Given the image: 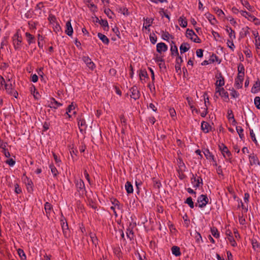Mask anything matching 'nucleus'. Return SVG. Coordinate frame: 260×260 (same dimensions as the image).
Wrapping results in <instances>:
<instances>
[{
	"label": "nucleus",
	"instance_id": "052dcab7",
	"mask_svg": "<svg viewBox=\"0 0 260 260\" xmlns=\"http://www.w3.org/2000/svg\"><path fill=\"white\" fill-rule=\"evenodd\" d=\"M170 37V35L168 32H164L162 35V38L165 40H168L169 37Z\"/></svg>",
	"mask_w": 260,
	"mask_h": 260
},
{
	"label": "nucleus",
	"instance_id": "680f3d73",
	"mask_svg": "<svg viewBox=\"0 0 260 260\" xmlns=\"http://www.w3.org/2000/svg\"><path fill=\"white\" fill-rule=\"evenodd\" d=\"M231 95L234 98H237L239 96V93L235 90H232L231 93Z\"/></svg>",
	"mask_w": 260,
	"mask_h": 260
},
{
	"label": "nucleus",
	"instance_id": "c9c22d12",
	"mask_svg": "<svg viewBox=\"0 0 260 260\" xmlns=\"http://www.w3.org/2000/svg\"><path fill=\"white\" fill-rule=\"evenodd\" d=\"M206 18L208 19V20L212 24H214L216 22V20L214 16L211 14H206Z\"/></svg>",
	"mask_w": 260,
	"mask_h": 260
},
{
	"label": "nucleus",
	"instance_id": "72a5a7b5",
	"mask_svg": "<svg viewBox=\"0 0 260 260\" xmlns=\"http://www.w3.org/2000/svg\"><path fill=\"white\" fill-rule=\"evenodd\" d=\"M219 77L220 79H219L217 81L216 83V86H221L224 85V80L223 77L222 76L221 74H219Z\"/></svg>",
	"mask_w": 260,
	"mask_h": 260
},
{
	"label": "nucleus",
	"instance_id": "e433bc0d",
	"mask_svg": "<svg viewBox=\"0 0 260 260\" xmlns=\"http://www.w3.org/2000/svg\"><path fill=\"white\" fill-rule=\"evenodd\" d=\"M45 210L47 214H50L52 210V206L48 202H46L45 204Z\"/></svg>",
	"mask_w": 260,
	"mask_h": 260
},
{
	"label": "nucleus",
	"instance_id": "39448f33",
	"mask_svg": "<svg viewBox=\"0 0 260 260\" xmlns=\"http://www.w3.org/2000/svg\"><path fill=\"white\" fill-rule=\"evenodd\" d=\"M191 184L193 187L198 188L200 186L201 184H203V180L201 177H198L197 178L192 176V177L191 178Z\"/></svg>",
	"mask_w": 260,
	"mask_h": 260
},
{
	"label": "nucleus",
	"instance_id": "5701e85b",
	"mask_svg": "<svg viewBox=\"0 0 260 260\" xmlns=\"http://www.w3.org/2000/svg\"><path fill=\"white\" fill-rule=\"evenodd\" d=\"M125 188L127 193H132L133 192V187L130 182L127 181L126 182L125 184Z\"/></svg>",
	"mask_w": 260,
	"mask_h": 260
},
{
	"label": "nucleus",
	"instance_id": "a19ab883",
	"mask_svg": "<svg viewBox=\"0 0 260 260\" xmlns=\"http://www.w3.org/2000/svg\"><path fill=\"white\" fill-rule=\"evenodd\" d=\"M194 32L192 29H187L186 30V37L191 40V38H192L195 35Z\"/></svg>",
	"mask_w": 260,
	"mask_h": 260
},
{
	"label": "nucleus",
	"instance_id": "37998d69",
	"mask_svg": "<svg viewBox=\"0 0 260 260\" xmlns=\"http://www.w3.org/2000/svg\"><path fill=\"white\" fill-rule=\"evenodd\" d=\"M236 131L238 134H239V136L241 139H242L244 137L243 134V129L241 126H237L236 127Z\"/></svg>",
	"mask_w": 260,
	"mask_h": 260
},
{
	"label": "nucleus",
	"instance_id": "13d9d810",
	"mask_svg": "<svg viewBox=\"0 0 260 260\" xmlns=\"http://www.w3.org/2000/svg\"><path fill=\"white\" fill-rule=\"evenodd\" d=\"M50 168L51 169V172L53 174V175L54 176H56L57 175V169H56V168L52 166V165H51L50 166Z\"/></svg>",
	"mask_w": 260,
	"mask_h": 260
},
{
	"label": "nucleus",
	"instance_id": "423d86ee",
	"mask_svg": "<svg viewBox=\"0 0 260 260\" xmlns=\"http://www.w3.org/2000/svg\"><path fill=\"white\" fill-rule=\"evenodd\" d=\"M130 92L131 93L130 96L134 100H137L140 97V92L138 88L136 86H133L130 89Z\"/></svg>",
	"mask_w": 260,
	"mask_h": 260
},
{
	"label": "nucleus",
	"instance_id": "79ce46f5",
	"mask_svg": "<svg viewBox=\"0 0 260 260\" xmlns=\"http://www.w3.org/2000/svg\"><path fill=\"white\" fill-rule=\"evenodd\" d=\"M233 41H234V40L228 39L227 40V43H226L228 46L233 51L234 50V48H235V45L234 44Z\"/></svg>",
	"mask_w": 260,
	"mask_h": 260
},
{
	"label": "nucleus",
	"instance_id": "dca6fc26",
	"mask_svg": "<svg viewBox=\"0 0 260 260\" xmlns=\"http://www.w3.org/2000/svg\"><path fill=\"white\" fill-rule=\"evenodd\" d=\"M240 12L242 16L245 17V18L248 19L250 20L254 21L256 19V17H255L254 16L251 15L250 14H249V13L245 11L241 10L240 11Z\"/></svg>",
	"mask_w": 260,
	"mask_h": 260
},
{
	"label": "nucleus",
	"instance_id": "5fc2aeb1",
	"mask_svg": "<svg viewBox=\"0 0 260 260\" xmlns=\"http://www.w3.org/2000/svg\"><path fill=\"white\" fill-rule=\"evenodd\" d=\"M18 253L22 259H25L26 258L25 254L22 249H19L18 250Z\"/></svg>",
	"mask_w": 260,
	"mask_h": 260
},
{
	"label": "nucleus",
	"instance_id": "a211bd4d",
	"mask_svg": "<svg viewBox=\"0 0 260 260\" xmlns=\"http://www.w3.org/2000/svg\"><path fill=\"white\" fill-rule=\"evenodd\" d=\"M171 55L172 56H178L179 53L178 51V48L177 46L175 45V43L173 42H172L171 44Z\"/></svg>",
	"mask_w": 260,
	"mask_h": 260
},
{
	"label": "nucleus",
	"instance_id": "0eeeda50",
	"mask_svg": "<svg viewBox=\"0 0 260 260\" xmlns=\"http://www.w3.org/2000/svg\"><path fill=\"white\" fill-rule=\"evenodd\" d=\"M76 186L79 192H83L85 190V185L83 181L78 179L75 181Z\"/></svg>",
	"mask_w": 260,
	"mask_h": 260
},
{
	"label": "nucleus",
	"instance_id": "aec40b11",
	"mask_svg": "<svg viewBox=\"0 0 260 260\" xmlns=\"http://www.w3.org/2000/svg\"><path fill=\"white\" fill-rule=\"evenodd\" d=\"M260 90V81L257 80L251 88V92L256 93Z\"/></svg>",
	"mask_w": 260,
	"mask_h": 260
},
{
	"label": "nucleus",
	"instance_id": "7ed1b4c3",
	"mask_svg": "<svg viewBox=\"0 0 260 260\" xmlns=\"http://www.w3.org/2000/svg\"><path fill=\"white\" fill-rule=\"evenodd\" d=\"M82 60L86 64V66L91 70H93L95 66L93 62L88 56H83L82 57Z\"/></svg>",
	"mask_w": 260,
	"mask_h": 260
},
{
	"label": "nucleus",
	"instance_id": "603ef678",
	"mask_svg": "<svg viewBox=\"0 0 260 260\" xmlns=\"http://www.w3.org/2000/svg\"><path fill=\"white\" fill-rule=\"evenodd\" d=\"M250 137H251L252 141L255 143V144L256 145H257V141L256 139L255 134L253 131V129H250Z\"/></svg>",
	"mask_w": 260,
	"mask_h": 260
},
{
	"label": "nucleus",
	"instance_id": "b1692460",
	"mask_svg": "<svg viewBox=\"0 0 260 260\" xmlns=\"http://www.w3.org/2000/svg\"><path fill=\"white\" fill-rule=\"evenodd\" d=\"M98 36L99 38L105 44H108L109 43V40L105 35L101 33H98Z\"/></svg>",
	"mask_w": 260,
	"mask_h": 260
},
{
	"label": "nucleus",
	"instance_id": "20e7f679",
	"mask_svg": "<svg viewBox=\"0 0 260 260\" xmlns=\"http://www.w3.org/2000/svg\"><path fill=\"white\" fill-rule=\"evenodd\" d=\"M48 107L54 109H56L59 107L62 106V104L58 102L53 98L50 99V101L48 102Z\"/></svg>",
	"mask_w": 260,
	"mask_h": 260
},
{
	"label": "nucleus",
	"instance_id": "9b49d317",
	"mask_svg": "<svg viewBox=\"0 0 260 260\" xmlns=\"http://www.w3.org/2000/svg\"><path fill=\"white\" fill-rule=\"evenodd\" d=\"M0 82L2 84H3L5 83V88L6 90L7 91V93L9 94L12 93V85L11 83L8 84V83H5V81L4 79L1 77L0 78Z\"/></svg>",
	"mask_w": 260,
	"mask_h": 260
},
{
	"label": "nucleus",
	"instance_id": "58836bf2",
	"mask_svg": "<svg viewBox=\"0 0 260 260\" xmlns=\"http://www.w3.org/2000/svg\"><path fill=\"white\" fill-rule=\"evenodd\" d=\"M185 203L187 204L190 208H194V203L191 197L187 198L186 201H185Z\"/></svg>",
	"mask_w": 260,
	"mask_h": 260
},
{
	"label": "nucleus",
	"instance_id": "4c0bfd02",
	"mask_svg": "<svg viewBox=\"0 0 260 260\" xmlns=\"http://www.w3.org/2000/svg\"><path fill=\"white\" fill-rule=\"evenodd\" d=\"M61 226L63 230V232L64 234V235L67 236L68 235V225L67 222H64L62 221L61 223Z\"/></svg>",
	"mask_w": 260,
	"mask_h": 260
},
{
	"label": "nucleus",
	"instance_id": "a18cd8bd",
	"mask_svg": "<svg viewBox=\"0 0 260 260\" xmlns=\"http://www.w3.org/2000/svg\"><path fill=\"white\" fill-rule=\"evenodd\" d=\"M126 234L127 238H128L130 240H132L133 238V230L130 228L126 229Z\"/></svg>",
	"mask_w": 260,
	"mask_h": 260
},
{
	"label": "nucleus",
	"instance_id": "a878e982",
	"mask_svg": "<svg viewBox=\"0 0 260 260\" xmlns=\"http://www.w3.org/2000/svg\"><path fill=\"white\" fill-rule=\"evenodd\" d=\"M179 25L182 27H186L187 25V22L186 19L183 16L179 17Z\"/></svg>",
	"mask_w": 260,
	"mask_h": 260
},
{
	"label": "nucleus",
	"instance_id": "f03ea898",
	"mask_svg": "<svg viewBox=\"0 0 260 260\" xmlns=\"http://www.w3.org/2000/svg\"><path fill=\"white\" fill-rule=\"evenodd\" d=\"M13 44L16 50L19 49L21 46L22 38L18 33H16L13 38Z\"/></svg>",
	"mask_w": 260,
	"mask_h": 260
},
{
	"label": "nucleus",
	"instance_id": "4be33fe9",
	"mask_svg": "<svg viewBox=\"0 0 260 260\" xmlns=\"http://www.w3.org/2000/svg\"><path fill=\"white\" fill-rule=\"evenodd\" d=\"M249 161L251 165H259L257 157L253 154L249 156Z\"/></svg>",
	"mask_w": 260,
	"mask_h": 260
},
{
	"label": "nucleus",
	"instance_id": "6ab92c4d",
	"mask_svg": "<svg viewBox=\"0 0 260 260\" xmlns=\"http://www.w3.org/2000/svg\"><path fill=\"white\" fill-rule=\"evenodd\" d=\"M190 48L189 45L187 43H182L180 46V51L181 54L187 52Z\"/></svg>",
	"mask_w": 260,
	"mask_h": 260
},
{
	"label": "nucleus",
	"instance_id": "0e129e2a",
	"mask_svg": "<svg viewBox=\"0 0 260 260\" xmlns=\"http://www.w3.org/2000/svg\"><path fill=\"white\" fill-rule=\"evenodd\" d=\"M21 191H22L21 189L19 186L18 184H16L15 185V192L16 193L19 194V193H21Z\"/></svg>",
	"mask_w": 260,
	"mask_h": 260
},
{
	"label": "nucleus",
	"instance_id": "de8ad7c7",
	"mask_svg": "<svg viewBox=\"0 0 260 260\" xmlns=\"http://www.w3.org/2000/svg\"><path fill=\"white\" fill-rule=\"evenodd\" d=\"M211 232L212 235L215 238H218L219 237V234L216 228H213L211 229Z\"/></svg>",
	"mask_w": 260,
	"mask_h": 260
},
{
	"label": "nucleus",
	"instance_id": "09e8293b",
	"mask_svg": "<svg viewBox=\"0 0 260 260\" xmlns=\"http://www.w3.org/2000/svg\"><path fill=\"white\" fill-rule=\"evenodd\" d=\"M196 241L198 243H200L203 241L202 238L199 233H196L195 234Z\"/></svg>",
	"mask_w": 260,
	"mask_h": 260
},
{
	"label": "nucleus",
	"instance_id": "8fccbe9b",
	"mask_svg": "<svg viewBox=\"0 0 260 260\" xmlns=\"http://www.w3.org/2000/svg\"><path fill=\"white\" fill-rule=\"evenodd\" d=\"M104 12L109 18H110V19L112 18L113 13L111 11V10L110 9H106L104 10Z\"/></svg>",
	"mask_w": 260,
	"mask_h": 260
},
{
	"label": "nucleus",
	"instance_id": "e2e57ef3",
	"mask_svg": "<svg viewBox=\"0 0 260 260\" xmlns=\"http://www.w3.org/2000/svg\"><path fill=\"white\" fill-rule=\"evenodd\" d=\"M6 164H8L10 166H13L15 164V161L12 158H10L6 161Z\"/></svg>",
	"mask_w": 260,
	"mask_h": 260
},
{
	"label": "nucleus",
	"instance_id": "bf43d9fd",
	"mask_svg": "<svg viewBox=\"0 0 260 260\" xmlns=\"http://www.w3.org/2000/svg\"><path fill=\"white\" fill-rule=\"evenodd\" d=\"M159 14L161 16H164L166 18H167L169 20H170V18L168 14H166L164 11V9H160V11L159 12Z\"/></svg>",
	"mask_w": 260,
	"mask_h": 260
},
{
	"label": "nucleus",
	"instance_id": "69168bd1",
	"mask_svg": "<svg viewBox=\"0 0 260 260\" xmlns=\"http://www.w3.org/2000/svg\"><path fill=\"white\" fill-rule=\"evenodd\" d=\"M228 118L229 119H233V122H234L235 123H236V120L234 119V115H233V114L232 113V111H230L228 112Z\"/></svg>",
	"mask_w": 260,
	"mask_h": 260
},
{
	"label": "nucleus",
	"instance_id": "f257e3e1",
	"mask_svg": "<svg viewBox=\"0 0 260 260\" xmlns=\"http://www.w3.org/2000/svg\"><path fill=\"white\" fill-rule=\"evenodd\" d=\"M208 198L206 195L202 194L200 196L197 200V203L196 206L202 208L205 207L208 203Z\"/></svg>",
	"mask_w": 260,
	"mask_h": 260
},
{
	"label": "nucleus",
	"instance_id": "ddd939ff",
	"mask_svg": "<svg viewBox=\"0 0 260 260\" xmlns=\"http://www.w3.org/2000/svg\"><path fill=\"white\" fill-rule=\"evenodd\" d=\"M65 32L69 36H71L73 35V29L70 21H67L66 23Z\"/></svg>",
	"mask_w": 260,
	"mask_h": 260
},
{
	"label": "nucleus",
	"instance_id": "9d476101",
	"mask_svg": "<svg viewBox=\"0 0 260 260\" xmlns=\"http://www.w3.org/2000/svg\"><path fill=\"white\" fill-rule=\"evenodd\" d=\"M225 31L228 34L229 39L235 40L236 39V33L231 27L226 26L225 27Z\"/></svg>",
	"mask_w": 260,
	"mask_h": 260
},
{
	"label": "nucleus",
	"instance_id": "f8f14e48",
	"mask_svg": "<svg viewBox=\"0 0 260 260\" xmlns=\"http://www.w3.org/2000/svg\"><path fill=\"white\" fill-rule=\"evenodd\" d=\"M243 81V75H238L235 79V86L238 88H241L242 87V83Z\"/></svg>",
	"mask_w": 260,
	"mask_h": 260
},
{
	"label": "nucleus",
	"instance_id": "f704fd0d",
	"mask_svg": "<svg viewBox=\"0 0 260 260\" xmlns=\"http://www.w3.org/2000/svg\"><path fill=\"white\" fill-rule=\"evenodd\" d=\"M75 107L73 103L69 106L66 114L68 116L69 118L71 117V115L69 113H71L74 110H75Z\"/></svg>",
	"mask_w": 260,
	"mask_h": 260
},
{
	"label": "nucleus",
	"instance_id": "c756f323",
	"mask_svg": "<svg viewBox=\"0 0 260 260\" xmlns=\"http://www.w3.org/2000/svg\"><path fill=\"white\" fill-rule=\"evenodd\" d=\"M116 9L119 13L124 15H128L129 14L128 10L126 8L118 6Z\"/></svg>",
	"mask_w": 260,
	"mask_h": 260
},
{
	"label": "nucleus",
	"instance_id": "ea45409f",
	"mask_svg": "<svg viewBox=\"0 0 260 260\" xmlns=\"http://www.w3.org/2000/svg\"><path fill=\"white\" fill-rule=\"evenodd\" d=\"M227 239L232 246L235 247L237 245V243L232 235H229V236L227 237Z\"/></svg>",
	"mask_w": 260,
	"mask_h": 260
},
{
	"label": "nucleus",
	"instance_id": "3c124183",
	"mask_svg": "<svg viewBox=\"0 0 260 260\" xmlns=\"http://www.w3.org/2000/svg\"><path fill=\"white\" fill-rule=\"evenodd\" d=\"M244 70H245V69H244V67L243 65L241 63L239 64L238 67V72L239 74H242L241 75H243V76H244Z\"/></svg>",
	"mask_w": 260,
	"mask_h": 260
},
{
	"label": "nucleus",
	"instance_id": "393cba45",
	"mask_svg": "<svg viewBox=\"0 0 260 260\" xmlns=\"http://www.w3.org/2000/svg\"><path fill=\"white\" fill-rule=\"evenodd\" d=\"M171 251L172 254L175 255L176 256H178L181 255V252L180 251V248L176 246H174L171 248Z\"/></svg>",
	"mask_w": 260,
	"mask_h": 260
},
{
	"label": "nucleus",
	"instance_id": "7c9ffc66",
	"mask_svg": "<svg viewBox=\"0 0 260 260\" xmlns=\"http://www.w3.org/2000/svg\"><path fill=\"white\" fill-rule=\"evenodd\" d=\"M24 182L27 187V189L29 191L32 190L33 183L31 180L29 179L27 177H26L24 179Z\"/></svg>",
	"mask_w": 260,
	"mask_h": 260
},
{
	"label": "nucleus",
	"instance_id": "49530a36",
	"mask_svg": "<svg viewBox=\"0 0 260 260\" xmlns=\"http://www.w3.org/2000/svg\"><path fill=\"white\" fill-rule=\"evenodd\" d=\"M254 103L256 107L258 109H260V97L256 96L254 100Z\"/></svg>",
	"mask_w": 260,
	"mask_h": 260
},
{
	"label": "nucleus",
	"instance_id": "cd10ccee",
	"mask_svg": "<svg viewBox=\"0 0 260 260\" xmlns=\"http://www.w3.org/2000/svg\"><path fill=\"white\" fill-rule=\"evenodd\" d=\"M218 96H220L221 97H222V98H223L224 100H225V101H228L229 99V94L228 93V92H226L224 89V88H223L221 91V92H220L219 94H218Z\"/></svg>",
	"mask_w": 260,
	"mask_h": 260
},
{
	"label": "nucleus",
	"instance_id": "2f4dec72",
	"mask_svg": "<svg viewBox=\"0 0 260 260\" xmlns=\"http://www.w3.org/2000/svg\"><path fill=\"white\" fill-rule=\"evenodd\" d=\"M25 36L27 38V41L29 44L35 43V38L29 32L25 33Z\"/></svg>",
	"mask_w": 260,
	"mask_h": 260
},
{
	"label": "nucleus",
	"instance_id": "6e6552de",
	"mask_svg": "<svg viewBox=\"0 0 260 260\" xmlns=\"http://www.w3.org/2000/svg\"><path fill=\"white\" fill-rule=\"evenodd\" d=\"M154 19L153 18H146L144 19V22L143 23V29H145L150 31V26L153 23Z\"/></svg>",
	"mask_w": 260,
	"mask_h": 260
},
{
	"label": "nucleus",
	"instance_id": "1a4fd4ad",
	"mask_svg": "<svg viewBox=\"0 0 260 260\" xmlns=\"http://www.w3.org/2000/svg\"><path fill=\"white\" fill-rule=\"evenodd\" d=\"M168 50V46L164 43H159L156 45V50L159 53L165 52Z\"/></svg>",
	"mask_w": 260,
	"mask_h": 260
},
{
	"label": "nucleus",
	"instance_id": "bb28decb",
	"mask_svg": "<svg viewBox=\"0 0 260 260\" xmlns=\"http://www.w3.org/2000/svg\"><path fill=\"white\" fill-rule=\"evenodd\" d=\"M99 23L104 27V30H108L109 25L108 21L106 20L102 19L99 20Z\"/></svg>",
	"mask_w": 260,
	"mask_h": 260
},
{
	"label": "nucleus",
	"instance_id": "4468645a",
	"mask_svg": "<svg viewBox=\"0 0 260 260\" xmlns=\"http://www.w3.org/2000/svg\"><path fill=\"white\" fill-rule=\"evenodd\" d=\"M220 149L221 150L222 153L224 157H229L231 155V153L228 150V148L224 145L222 144L220 146Z\"/></svg>",
	"mask_w": 260,
	"mask_h": 260
},
{
	"label": "nucleus",
	"instance_id": "338daca9",
	"mask_svg": "<svg viewBox=\"0 0 260 260\" xmlns=\"http://www.w3.org/2000/svg\"><path fill=\"white\" fill-rule=\"evenodd\" d=\"M197 56L199 57H202L203 55V50L201 49H198L196 51Z\"/></svg>",
	"mask_w": 260,
	"mask_h": 260
},
{
	"label": "nucleus",
	"instance_id": "6e6d98bb",
	"mask_svg": "<svg viewBox=\"0 0 260 260\" xmlns=\"http://www.w3.org/2000/svg\"><path fill=\"white\" fill-rule=\"evenodd\" d=\"M113 204L115 205V207H111V209L115 213H116V212L115 211V207L117 206V208L119 209V202L117 200H115L114 202H113Z\"/></svg>",
	"mask_w": 260,
	"mask_h": 260
},
{
	"label": "nucleus",
	"instance_id": "774afa93",
	"mask_svg": "<svg viewBox=\"0 0 260 260\" xmlns=\"http://www.w3.org/2000/svg\"><path fill=\"white\" fill-rule=\"evenodd\" d=\"M150 40L152 44H154L156 43V42L157 41V38L155 35L150 36Z\"/></svg>",
	"mask_w": 260,
	"mask_h": 260
},
{
	"label": "nucleus",
	"instance_id": "473e14b6",
	"mask_svg": "<svg viewBox=\"0 0 260 260\" xmlns=\"http://www.w3.org/2000/svg\"><path fill=\"white\" fill-rule=\"evenodd\" d=\"M242 5L245 7L248 10L252 11L253 7H252L247 1H241Z\"/></svg>",
	"mask_w": 260,
	"mask_h": 260
},
{
	"label": "nucleus",
	"instance_id": "4d7b16f0",
	"mask_svg": "<svg viewBox=\"0 0 260 260\" xmlns=\"http://www.w3.org/2000/svg\"><path fill=\"white\" fill-rule=\"evenodd\" d=\"M209 61L211 63L214 62L215 61H218V58L216 55L213 54L211 56Z\"/></svg>",
	"mask_w": 260,
	"mask_h": 260
},
{
	"label": "nucleus",
	"instance_id": "2eb2a0df",
	"mask_svg": "<svg viewBox=\"0 0 260 260\" xmlns=\"http://www.w3.org/2000/svg\"><path fill=\"white\" fill-rule=\"evenodd\" d=\"M201 129L205 133H208L211 129V126L206 121H203L201 123Z\"/></svg>",
	"mask_w": 260,
	"mask_h": 260
},
{
	"label": "nucleus",
	"instance_id": "864d4df0",
	"mask_svg": "<svg viewBox=\"0 0 260 260\" xmlns=\"http://www.w3.org/2000/svg\"><path fill=\"white\" fill-rule=\"evenodd\" d=\"M216 89H215V94L214 95V98L217 99L218 98V95H217V94H219L220 92H221V90L223 88L221 87V86H216Z\"/></svg>",
	"mask_w": 260,
	"mask_h": 260
},
{
	"label": "nucleus",
	"instance_id": "c85d7f7f",
	"mask_svg": "<svg viewBox=\"0 0 260 260\" xmlns=\"http://www.w3.org/2000/svg\"><path fill=\"white\" fill-rule=\"evenodd\" d=\"M90 237L92 244L96 247L97 246V245L98 244V239L97 237H96L95 235L93 233H90Z\"/></svg>",
	"mask_w": 260,
	"mask_h": 260
},
{
	"label": "nucleus",
	"instance_id": "412c9836",
	"mask_svg": "<svg viewBox=\"0 0 260 260\" xmlns=\"http://www.w3.org/2000/svg\"><path fill=\"white\" fill-rule=\"evenodd\" d=\"M204 154L206 157V158L209 160H212L213 161H215V160H214V156L213 155V154L209 151V150L208 149H206L204 151Z\"/></svg>",
	"mask_w": 260,
	"mask_h": 260
},
{
	"label": "nucleus",
	"instance_id": "f3484780",
	"mask_svg": "<svg viewBox=\"0 0 260 260\" xmlns=\"http://www.w3.org/2000/svg\"><path fill=\"white\" fill-rule=\"evenodd\" d=\"M78 126L80 129V131L81 133H83L85 132L86 125L85 120L80 119L78 120Z\"/></svg>",
	"mask_w": 260,
	"mask_h": 260
},
{
	"label": "nucleus",
	"instance_id": "c03bdc74",
	"mask_svg": "<svg viewBox=\"0 0 260 260\" xmlns=\"http://www.w3.org/2000/svg\"><path fill=\"white\" fill-rule=\"evenodd\" d=\"M187 100H188V105L190 108V109H191L192 110V112H196V113H198L199 112V110L198 109H197L194 106H193V103H192V101H190L188 99H187Z\"/></svg>",
	"mask_w": 260,
	"mask_h": 260
}]
</instances>
